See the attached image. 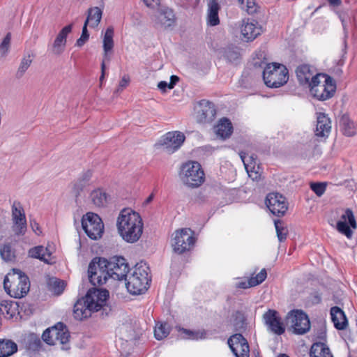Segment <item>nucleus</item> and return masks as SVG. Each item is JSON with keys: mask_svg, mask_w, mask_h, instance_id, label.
I'll list each match as a JSON object with an SVG mask.
<instances>
[{"mask_svg": "<svg viewBox=\"0 0 357 357\" xmlns=\"http://www.w3.org/2000/svg\"><path fill=\"white\" fill-rule=\"evenodd\" d=\"M228 345L236 357H249L250 347L247 340L239 333L231 335L227 341Z\"/></svg>", "mask_w": 357, "mask_h": 357, "instance_id": "nucleus-17", "label": "nucleus"}, {"mask_svg": "<svg viewBox=\"0 0 357 357\" xmlns=\"http://www.w3.org/2000/svg\"><path fill=\"white\" fill-rule=\"evenodd\" d=\"M82 226L86 235L93 240L101 238L104 232L101 218L93 213H87L82 217Z\"/></svg>", "mask_w": 357, "mask_h": 357, "instance_id": "nucleus-10", "label": "nucleus"}, {"mask_svg": "<svg viewBox=\"0 0 357 357\" xmlns=\"http://www.w3.org/2000/svg\"><path fill=\"white\" fill-rule=\"evenodd\" d=\"M89 38V34L87 31V25L84 24L82 35L79 37V38L77 39L76 42V45L78 47L83 46L84 43L88 40Z\"/></svg>", "mask_w": 357, "mask_h": 357, "instance_id": "nucleus-50", "label": "nucleus"}, {"mask_svg": "<svg viewBox=\"0 0 357 357\" xmlns=\"http://www.w3.org/2000/svg\"><path fill=\"white\" fill-rule=\"evenodd\" d=\"M220 9V5L216 0H210L208 1L207 9V24L208 25L216 26L219 24L218 12Z\"/></svg>", "mask_w": 357, "mask_h": 357, "instance_id": "nucleus-30", "label": "nucleus"}, {"mask_svg": "<svg viewBox=\"0 0 357 357\" xmlns=\"http://www.w3.org/2000/svg\"><path fill=\"white\" fill-rule=\"evenodd\" d=\"M109 291L106 289H90L84 297L85 301L94 312L99 311L107 303Z\"/></svg>", "mask_w": 357, "mask_h": 357, "instance_id": "nucleus-16", "label": "nucleus"}, {"mask_svg": "<svg viewBox=\"0 0 357 357\" xmlns=\"http://www.w3.org/2000/svg\"><path fill=\"white\" fill-rule=\"evenodd\" d=\"M278 357H289V356L286 354H280Z\"/></svg>", "mask_w": 357, "mask_h": 357, "instance_id": "nucleus-64", "label": "nucleus"}, {"mask_svg": "<svg viewBox=\"0 0 357 357\" xmlns=\"http://www.w3.org/2000/svg\"><path fill=\"white\" fill-rule=\"evenodd\" d=\"M72 28V24L67 25L57 34L50 49L52 54L59 56L64 52L67 42V36L71 32Z\"/></svg>", "mask_w": 357, "mask_h": 357, "instance_id": "nucleus-21", "label": "nucleus"}, {"mask_svg": "<svg viewBox=\"0 0 357 357\" xmlns=\"http://www.w3.org/2000/svg\"><path fill=\"white\" fill-rule=\"evenodd\" d=\"M287 321L295 334H305L310 328V319L302 310H294L290 311L287 315Z\"/></svg>", "mask_w": 357, "mask_h": 357, "instance_id": "nucleus-11", "label": "nucleus"}, {"mask_svg": "<svg viewBox=\"0 0 357 357\" xmlns=\"http://www.w3.org/2000/svg\"><path fill=\"white\" fill-rule=\"evenodd\" d=\"M0 255L2 259L6 261H12L15 258V252L9 243L0 247Z\"/></svg>", "mask_w": 357, "mask_h": 357, "instance_id": "nucleus-42", "label": "nucleus"}, {"mask_svg": "<svg viewBox=\"0 0 357 357\" xmlns=\"http://www.w3.org/2000/svg\"><path fill=\"white\" fill-rule=\"evenodd\" d=\"M91 199L94 205L98 207L104 206L107 204V197L101 189H96L91 192Z\"/></svg>", "mask_w": 357, "mask_h": 357, "instance_id": "nucleus-39", "label": "nucleus"}, {"mask_svg": "<svg viewBox=\"0 0 357 357\" xmlns=\"http://www.w3.org/2000/svg\"><path fill=\"white\" fill-rule=\"evenodd\" d=\"M236 286L241 289H247L248 287H255L254 285H250V279L248 281L238 282Z\"/></svg>", "mask_w": 357, "mask_h": 357, "instance_id": "nucleus-55", "label": "nucleus"}, {"mask_svg": "<svg viewBox=\"0 0 357 357\" xmlns=\"http://www.w3.org/2000/svg\"><path fill=\"white\" fill-rule=\"evenodd\" d=\"M216 114L214 105L206 100L199 102L196 112V119L199 123H206L212 121Z\"/></svg>", "mask_w": 357, "mask_h": 357, "instance_id": "nucleus-19", "label": "nucleus"}, {"mask_svg": "<svg viewBox=\"0 0 357 357\" xmlns=\"http://www.w3.org/2000/svg\"><path fill=\"white\" fill-rule=\"evenodd\" d=\"M178 81V77L176 75H172L170 77V82L168 84V89H172L174 87V85Z\"/></svg>", "mask_w": 357, "mask_h": 357, "instance_id": "nucleus-56", "label": "nucleus"}, {"mask_svg": "<svg viewBox=\"0 0 357 357\" xmlns=\"http://www.w3.org/2000/svg\"><path fill=\"white\" fill-rule=\"evenodd\" d=\"M126 287L130 294H142L148 289L151 281L149 267L145 263L137 264L132 274L126 277Z\"/></svg>", "mask_w": 357, "mask_h": 357, "instance_id": "nucleus-3", "label": "nucleus"}, {"mask_svg": "<svg viewBox=\"0 0 357 357\" xmlns=\"http://www.w3.org/2000/svg\"><path fill=\"white\" fill-rule=\"evenodd\" d=\"M311 94L319 100L331 98L335 91L333 79L325 75H317L309 86Z\"/></svg>", "mask_w": 357, "mask_h": 357, "instance_id": "nucleus-8", "label": "nucleus"}, {"mask_svg": "<svg viewBox=\"0 0 357 357\" xmlns=\"http://www.w3.org/2000/svg\"><path fill=\"white\" fill-rule=\"evenodd\" d=\"M110 59V57H109V55H108V58L107 59H105L104 56H103V59H102V63H101V73H105V61H109Z\"/></svg>", "mask_w": 357, "mask_h": 357, "instance_id": "nucleus-60", "label": "nucleus"}, {"mask_svg": "<svg viewBox=\"0 0 357 357\" xmlns=\"http://www.w3.org/2000/svg\"><path fill=\"white\" fill-rule=\"evenodd\" d=\"M43 340L50 345L61 346V349H70V333L66 326L61 322L47 328L42 335Z\"/></svg>", "mask_w": 357, "mask_h": 357, "instance_id": "nucleus-7", "label": "nucleus"}, {"mask_svg": "<svg viewBox=\"0 0 357 357\" xmlns=\"http://www.w3.org/2000/svg\"><path fill=\"white\" fill-rule=\"evenodd\" d=\"M246 172L252 179L256 180L260 176V167L257 162V158L254 155H248L244 152L239 153Z\"/></svg>", "mask_w": 357, "mask_h": 357, "instance_id": "nucleus-22", "label": "nucleus"}, {"mask_svg": "<svg viewBox=\"0 0 357 357\" xmlns=\"http://www.w3.org/2000/svg\"><path fill=\"white\" fill-rule=\"evenodd\" d=\"M12 230L16 236H24L27 229V222L24 210L20 202H14L12 206Z\"/></svg>", "mask_w": 357, "mask_h": 357, "instance_id": "nucleus-13", "label": "nucleus"}, {"mask_svg": "<svg viewBox=\"0 0 357 357\" xmlns=\"http://www.w3.org/2000/svg\"><path fill=\"white\" fill-rule=\"evenodd\" d=\"M153 194H151V195H150L147 197V199H146V204L150 203V202L153 200Z\"/></svg>", "mask_w": 357, "mask_h": 357, "instance_id": "nucleus-61", "label": "nucleus"}, {"mask_svg": "<svg viewBox=\"0 0 357 357\" xmlns=\"http://www.w3.org/2000/svg\"><path fill=\"white\" fill-rule=\"evenodd\" d=\"M238 3L243 10L248 14H253L257 10L255 0H238Z\"/></svg>", "mask_w": 357, "mask_h": 357, "instance_id": "nucleus-44", "label": "nucleus"}, {"mask_svg": "<svg viewBox=\"0 0 357 357\" xmlns=\"http://www.w3.org/2000/svg\"><path fill=\"white\" fill-rule=\"evenodd\" d=\"M144 4L151 8V9H157L160 6H161V0H142Z\"/></svg>", "mask_w": 357, "mask_h": 357, "instance_id": "nucleus-52", "label": "nucleus"}, {"mask_svg": "<svg viewBox=\"0 0 357 357\" xmlns=\"http://www.w3.org/2000/svg\"><path fill=\"white\" fill-rule=\"evenodd\" d=\"M42 342L40 338L35 334H30L26 340V347L31 351H38L41 347Z\"/></svg>", "mask_w": 357, "mask_h": 357, "instance_id": "nucleus-43", "label": "nucleus"}, {"mask_svg": "<svg viewBox=\"0 0 357 357\" xmlns=\"http://www.w3.org/2000/svg\"><path fill=\"white\" fill-rule=\"evenodd\" d=\"M265 84L270 88H278L286 84L289 79L287 68L278 63H268L263 72Z\"/></svg>", "mask_w": 357, "mask_h": 357, "instance_id": "nucleus-5", "label": "nucleus"}, {"mask_svg": "<svg viewBox=\"0 0 357 357\" xmlns=\"http://www.w3.org/2000/svg\"><path fill=\"white\" fill-rule=\"evenodd\" d=\"M185 140L184 135L178 131L169 132L156 144L167 153H172L180 148Z\"/></svg>", "mask_w": 357, "mask_h": 357, "instance_id": "nucleus-14", "label": "nucleus"}, {"mask_svg": "<svg viewBox=\"0 0 357 357\" xmlns=\"http://www.w3.org/2000/svg\"><path fill=\"white\" fill-rule=\"evenodd\" d=\"M116 227L119 236L126 242L134 243L141 238L144 223L139 213L131 208L122 209L116 220Z\"/></svg>", "mask_w": 357, "mask_h": 357, "instance_id": "nucleus-2", "label": "nucleus"}, {"mask_svg": "<svg viewBox=\"0 0 357 357\" xmlns=\"http://www.w3.org/2000/svg\"><path fill=\"white\" fill-rule=\"evenodd\" d=\"M310 357H333L329 348L324 342H314L310 351Z\"/></svg>", "mask_w": 357, "mask_h": 357, "instance_id": "nucleus-33", "label": "nucleus"}, {"mask_svg": "<svg viewBox=\"0 0 357 357\" xmlns=\"http://www.w3.org/2000/svg\"><path fill=\"white\" fill-rule=\"evenodd\" d=\"M92 312H94L93 310L91 309L84 298L78 300L74 305L73 314L77 319L82 320L89 317Z\"/></svg>", "mask_w": 357, "mask_h": 357, "instance_id": "nucleus-27", "label": "nucleus"}, {"mask_svg": "<svg viewBox=\"0 0 357 357\" xmlns=\"http://www.w3.org/2000/svg\"><path fill=\"white\" fill-rule=\"evenodd\" d=\"M195 242L194 232L190 229H181L172 234V245L174 252L178 254L190 250Z\"/></svg>", "mask_w": 357, "mask_h": 357, "instance_id": "nucleus-9", "label": "nucleus"}, {"mask_svg": "<svg viewBox=\"0 0 357 357\" xmlns=\"http://www.w3.org/2000/svg\"><path fill=\"white\" fill-rule=\"evenodd\" d=\"M267 273L266 270L262 269L255 277L250 278V285L257 286L261 284L266 278Z\"/></svg>", "mask_w": 357, "mask_h": 357, "instance_id": "nucleus-48", "label": "nucleus"}, {"mask_svg": "<svg viewBox=\"0 0 357 357\" xmlns=\"http://www.w3.org/2000/svg\"><path fill=\"white\" fill-rule=\"evenodd\" d=\"M50 285L51 286L52 291L57 295L61 294L65 287L64 282L58 279L50 280Z\"/></svg>", "mask_w": 357, "mask_h": 357, "instance_id": "nucleus-47", "label": "nucleus"}, {"mask_svg": "<svg viewBox=\"0 0 357 357\" xmlns=\"http://www.w3.org/2000/svg\"><path fill=\"white\" fill-rule=\"evenodd\" d=\"M296 74L299 83L308 87L311 85L312 79L317 76L314 70L307 64L300 65L296 70Z\"/></svg>", "mask_w": 357, "mask_h": 357, "instance_id": "nucleus-24", "label": "nucleus"}, {"mask_svg": "<svg viewBox=\"0 0 357 357\" xmlns=\"http://www.w3.org/2000/svg\"><path fill=\"white\" fill-rule=\"evenodd\" d=\"M10 40L11 34L10 33H8L0 44V54L2 57L8 54L10 47Z\"/></svg>", "mask_w": 357, "mask_h": 357, "instance_id": "nucleus-45", "label": "nucleus"}, {"mask_svg": "<svg viewBox=\"0 0 357 357\" xmlns=\"http://www.w3.org/2000/svg\"><path fill=\"white\" fill-rule=\"evenodd\" d=\"M104 77H105V73H101V75H100V83H102V80L104 79Z\"/></svg>", "mask_w": 357, "mask_h": 357, "instance_id": "nucleus-62", "label": "nucleus"}, {"mask_svg": "<svg viewBox=\"0 0 357 357\" xmlns=\"http://www.w3.org/2000/svg\"><path fill=\"white\" fill-rule=\"evenodd\" d=\"M33 61V56L30 54L24 55L20 61L19 67L16 71L15 76L17 78H22L26 70L29 69Z\"/></svg>", "mask_w": 357, "mask_h": 357, "instance_id": "nucleus-38", "label": "nucleus"}, {"mask_svg": "<svg viewBox=\"0 0 357 357\" xmlns=\"http://www.w3.org/2000/svg\"><path fill=\"white\" fill-rule=\"evenodd\" d=\"M52 252L47 247L43 245L36 246L29 250V256L32 258L38 259L47 264L52 263L51 258Z\"/></svg>", "mask_w": 357, "mask_h": 357, "instance_id": "nucleus-28", "label": "nucleus"}, {"mask_svg": "<svg viewBox=\"0 0 357 357\" xmlns=\"http://www.w3.org/2000/svg\"><path fill=\"white\" fill-rule=\"evenodd\" d=\"M331 316L334 326L338 330H344L347 326L348 322L344 312L338 307H333L331 309Z\"/></svg>", "mask_w": 357, "mask_h": 357, "instance_id": "nucleus-29", "label": "nucleus"}, {"mask_svg": "<svg viewBox=\"0 0 357 357\" xmlns=\"http://www.w3.org/2000/svg\"><path fill=\"white\" fill-rule=\"evenodd\" d=\"M340 126L342 133L348 137L356 135L357 131V123L351 121L347 114L342 116L340 120Z\"/></svg>", "mask_w": 357, "mask_h": 357, "instance_id": "nucleus-32", "label": "nucleus"}, {"mask_svg": "<svg viewBox=\"0 0 357 357\" xmlns=\"http://www.w3.org/2000/svg\"><path fill=\"white\" fill-rule=\"evenodd\" d=\"M168 84L165 81H161L158 83V87L160 90H161L162 92L166 91L167 88H168Z\"/></svg>", "mask_w": 357, "mask_h": 357, "instance_id": "nucleus-57", "label": "nucleus"}, {"mask_svg": "<svg viewBox=\"0 0 357 357\" xmlns=\"http://www.w3.org/2000/svg\"><path fill=\"white\" fill-rule=\"evenodd\" d=\"M92 176V172L87 170L83 172L77 181L74 184V192L76 196L79 195L80 192L90 184V181Z\"/></svg>", "mask_w": 357, "mask_h": 357, "instance_id": "nucleus-35", "label": "nucleus"}, {"mask_svg": "<svg viewBox=\"0 0 357 357\" xmlns=\"http://www.w3.org/2000/svg\"><path fill=\"white\" fill-rule=\"evenodd\" d=\"M102 15V10L98 7H93L89 9L88 16L84 22V24L89 25L91 28H95L98 26L100 22Z\"/></svg>", "mask_w": 357, "mask_h": 357, "instance_id": "nucleus-34", "label": "nucleus"}, {"mask_svg": "<svg viewBox=\"0 0 357 357\" xmlns=\"http://www.w3.org/2000/svg\"><path fill=\"white\" fill-rule=\"evenodd\" d=\"M261 27L256 21H243L241 26V33L243 40L252 41L261 34Z\"/></svg>", "mask_w": 357, "mask_h": 357, "instance_id": "nucleus-23", "label": "nucleus"}, {"mask_svg": "<svg viewBox=\"0 0 357 357\" xmlns=\"http://www.w3.org/2000/svg\"><path fill=\"white\" fill-rule=\"evenodd\" d=\"M266 205L273 215L278 217L284 215L288 209V203L286 198L278 192L268 194Z\"/></svg>", "mask_w": 357, "mask_h": 357, "instance_id": "nucleus-15", "label": "nucleus"}, {"mask_svg": "<svg viewBox=\"0 0 357 357\" xmlns=\"http://www.w3.org/2000/svg\"><path fill=\"white\" fill-rule=\"evenodd\" d=\"M235 314L237 317L242 318V314L240 312H236Z\"/></svg>", "mask_w": 357, "mask_h": 357, "instance_id": "nucleus-63", "label": "nucleus"}, {"mask_svg": "<svg viewBox=\"0 0 357 357\" xmlns=\"http://www.w3.org/2000/svg\"><path fill=\"white\" fill-rule=\"evenodd\" d=\"M30 226L33 230V231L38 236L40 235L42 233L41 229L39 226V224L35 220H30Z\"/></svg>", "mask_w": 357, "mask_h": 357, "instance_id": "nucleus-53", "label": "nucleus"}, {"mask_svg": "<svg viewBox=\"0 0 357 357\" xmlns=\"http://www.w3.org/2000/svg\"><path fill=\"white\" fill-rule=\"evenodd\" d=\"M128 270V264L123 257H114L109 260L94 258L89 264L88 273L89 280L93 285H102L109 279L126 280Z\"/></svg>", "mask_w": 357, "mask_h": 357, "instance_id": "nucleus-1", "label": "nucleus"}, {"mask_svg": "<svg viewBox=\"0 0 357 357\" xmlns=\"http://www.w3.org/2000/svg\"><path fill=\"white\" fill-rule=\"evenodd\" d=\"M3 287L10 296L20 298L29 292L30 282L28 277L20 270L13 269L5 277Z\"/></svg>", "mask_w": 357, "mask_h": 357, "instance_id": "nucleus-4", "label": "nucleus"}, {"mask_svg": "<svg viewBox=\"0 0 357 357\" xmlns=\"http://www.w3.org/2000/svg\"><path fill=\"white\" fill-rule=\"evenodd\" d=\"M225 56L229 59V61H235L239 57V51L237 47H229L225 51Z\"/></svg>", "mask_w": 357, "mask_h": 357, "instance_id": "nucleus-49", "label": "nucleus"}, {"mask_svg": "<svg viewBox=\"0 0 357 357\" xmlns=\"http://www.w3.org/2000/svg\"><path fill=\"white\" fill-rule=\"evenodd\" d=\"M17 351V344L8 340H0V357H8Z\"/></svg>", "mask_w": 357, "mask_h": 357, "instance_id": "nucleus-37", "label": "nucleus"}, {"mask_svg": "<svg viewBox=\"0 0 357 357\" xmlns=\"http://www.w3.org/2000/svg\"><path fill=\"white\" fill-rule=\"evenodd\" d=\"M331 130V119L324 113H319L317 116L315 134L318 137H328Z\"/></svg>", "mask_w": 357, "mask_h": 357, "instance_id": "nucleus-25", "label": "nucleus"}, {"mask_svg": "<svg viewBox=\"0 0 357 357\" xmlns=\"http://www.w3.org/2000/svg\"><path fill=\"white\" fill-rule=\"evenodd\" d=\"M0 312L5 316H8L9 318H12L15 313V304L7 301H3L0 303Z\"/></svg>", "mask_w": 357, "mask_h": 357, "instance_id": "nucleus-41", "label": "nucleus"}, {"mask_svg": "<svg viewBox=\"0 0 357 357\" xmlns=\"http://www.w3.org/2000/svg\"><path fill=\"white\" fill-rule=\"evenodd\" d=\"M114 27L110 26L106 29L102 40L103 47V56L105 59L108 58V55L112 51L114 45Z\"/></svg>", "mask_w": 357, "mask_h": 357, "instance_id": "nucleus-31", "label": "nucleus"}, {"mask_svg": "<svg viewBox=\"0 0 357 357\" xmlns=\"http://www.w3.org/2000/svg\"><path fill=\"white\" fill-rule=\"evenodd\" d=\"M129 82H130L129 77L127 75L123 76L119 82V85L116 90V92H119V91H122L124 88H126L128 86Z\"/></svg>", "mask_w": 357, "mask_h": 357, "instance_id": "nucleus-54", "label": "nucleus"}, {"mask_svg": "<svg viewBox=\"0 0 357 357\" xmlns=\"http://www.w3.org/2000/svg\"><path fill=\"white\" fill-rule=\"evenodd\" d=\"M170 333V327L167 323H157L154 329L155 337L158 340H162Z\"/></svg>", "mask_w": 357, "mask_h": 357, "instance_id": "nucleus-40", "label": "nucleus"}, {"mask_svg": "<svg viewBox=\"0 0 357 357\" xmlns=\"http://www.w3.org/2000/svg\"><path fill=\"white\" fill-rule=\"evenodd\" d=\"M180 336L183 339L199 340L206 338L207 334L204 330L191 331L183 328L178 327Z\"/></svg>", "mask_w": 357, "mask_h": 357, "instance_id": "nucleus-36", "label": "nucleus"}, {"mask_svg": "<svg viewBox=\"0 0 357 357\" xmlns=\"http://www.w3.org/2000/svg\"><path fill=\"white\" fill-rule=\"evenodd\" d=\"M311 189L317 196L320 197L324 193L326 186L323 183H312Z\"/></svg>", "mask_w": 357, "mask_h": 357, "instance_id": "nucleus-51", "label": "nucleus"}, {"mask_svg": "<svg viewBox=\"0 0 357 357\" xmlns=\"http://www.w3.org/2000/svg\"><path fill=\"white\" fill-rule=\"evenodd\" d=\"M275 227L279 241L280 242L284 241L287 238V229L283 227V224L280 220L275 221Z\"/></svg>", "mask_w": 357, "mask_h": 357, "instance_id": "nucleus-46", "label": "nucleus"}, {"mask_svg": "<svg viewBox=\"0 0 357 357\" xmlns=\"http://www.w3.org/2000/svg\"><path fill=\"white\" fill-rule=\"evenodd\" d=\"M215 134L222 139L229 138L233 132L232 123L227 118L220 119L214 127Z\"/></svg>", "mask_w": 357, "mask_h": 357, "instance_id": "nucleus-26", "label": "nucleus"}, {"mask_svg": "<svg viewBox=\"0 0 357 357\" xmlns=\"http://www.w3.org/2000/svg\"><path fill=\"white\" fill-rule=\"evenodd\" d=\"M156 10L158 12L154 15V20L157 25L164 29H167L174 25L176 18L172 9L162 5Z\"/></svg>", "mask_w": 357, "mask_h": 357, "instance_id": "nucleus-20", "label": "nucleus"}, {"mask_svg": "<svg viewBox=\"0 0 357 357\" xmlns=\"http://www.w3.org/2000/svg\"><path fill=\"white\" fill-rule=\"evenodd\" d=\"M179 176L182 182L190 188L200 186L205 179L201 165L195 161L184 163L181 168Z\"/></svg>", "mask_w": 357, "mask_h": 357, "instance_id": "nucleus-6", "label": "nucleus"}, {"mask_svg": "<svg viewBox=\"0 0 357 357\" xmlns=\"http://www.w3.org/2000/svg\"><path fill=\"white\" fill-rule=\"evenodd\" d=\"M328 1L331 6L334 7L339 6L342 3V0H328Z\"/></svg>", "mask_w": 357, "mask_h": 357, "instance_id": "nucleus-59", "label": "nucleus"}, {"mask_svg": "<svg viewBox=\"0 0 357 357\" xmlns=\"http://www.w3.org/2000/svg\"><path fill=\"white\" fill-rule=\"evenodd\" d=\"M263 319L271 332L276 335H282L284 333L285 327L276 310L269 309L263 314Z\"/></svg>", "mask_w": 357, "mask_h": 357, "instance_id": "nucleus-18", "label": "nucleus"}, {"mask_svg": "<svg viewBox=\"0 0 357 357\" xmlns=\"http://www.w3.org/2000/svg\"><path fill=\"white\" fill-rule=\"evenodd\" d=\"M326 336V335L325 331L323 328H321L318 331L317 338L320 340L319 342H322V341L325 340Z\"/></svg>", "mask_w": 357, "mask_h": 357, "instance_id": "nucleus-58", "label": "nucleus"}, {"mask_svg": "<svg viewBox=\"0 0 357 357\" xmlns=\"http://www.w3.org/2000/svg\"><path fill=\"white\" fill-rule=\"evenodd\" d=\"M336 213L339 216L336 224L337 230L347 238H351L353 231L350 227L353 229L357 227V223L353 211L350 208H340L336 211Z\"/></svg>", "mask_w": 357, "mask_h": 357, "instance_id": "nucleus-12", "label": "nucleus"}]
</instances>
